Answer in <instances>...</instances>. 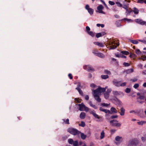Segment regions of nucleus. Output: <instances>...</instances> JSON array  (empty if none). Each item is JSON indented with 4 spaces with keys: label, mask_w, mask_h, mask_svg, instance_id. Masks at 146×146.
I'll return each instance as SVG.
<instances>
[{
    "label": "nucleus",
    "mask_w": 146,
    "mask_h": 146,
    "mask_svg": "<svg viewBox=\"0 0 146 146\" xmlns=\"http://www.w3.org/2000/svg\"><path fill=\"white\" fill-rule=\"evenodd\" d=\"M100 111L104 112L106 114L105 115L106 117H107L108 116V114H112L113 113H117V111L116 109L113 107H112L110 109V111L109 110L105 109H103L102 107H100L99 109Z\"/></svg>",
    "instance_id": "nucleus-1"
},
{
    "label": "nucleus",
    "mask_w": 146,
    "mask_h": 146,
    "mask_svg": "<svg viewBox=\"0 0 146 146\" xmlns=\"http://www.w3.org/2000/svg\"><path fill=\"white\" fill-rule=\"evenodd\" d=\"M67 131L71 134L74 135H79L80 133V131H78V129L72 127L69 128L68 129Z\"/></svg>",
    "instance_id": "nucleus-2"
},
{
    "label": "nucleus",
    "mask_w": 146,
    "mask_h": 146,
    "mask_svg": "<svg viewBox=\"0 0 146 146\" xmlns=\"http://www.w3.org/2000/svg\"><path fill=\"white\" fill-rule=\"evenodd\" d=\"M110 122V124L113 126L119 127L121 125V124L119 123L118 121L115 119L111 120Z\"/></svg>",
    "instance_id": "nucleus-3"
},
{
    "label": "nucleus",
    "mask_w": 146,
    "mask_h": 146,
    "mask_svg": "<svg viewBox=\"0 0 146 146\" xmlns=\"http://www.w3.org/2000/svg\"><path fill=\"white\" fill-rule=\"evenodd\" d=\"M138 143V141L136 139L130 140L128 143V146H136Z\"/></svg>",
    "instance_id": "nucleus-4"
},
{
    "label": "nucleus",
    "mask_w": 146,
    "mask_h": 146,
    "mask_svg": "<svg viewBox=\"0 0 146 146\" xmlns=\"http://www.w3.org/2000/svg\"><path fill=\"white\" fill-rule=\"evenodd\" d=\"M84 68L88 71H94V69L90 65H85L84 66Z\"/></svg>",
    "instance_id": "nucleus-5"
},
{
    "label": "nucleus",
    "mask_w": 146,
    "mask_h": 146,
    "mask_svg": "<svg viewBox=\"0 0 146 146\" xmlns=\"http://www.w3.org/2000/svg\"><path fill=\"white\" fill-rule=\"evenodd\" d=\"M90 114H92L95 118L100 119L102 118V117H100L99 116L98 114L95 113V111L94 110L93 111H90Z\"/></svg>",
    "instance_id": "nucleus-6"
},
{
    "label": "nucleus",
    "mask_w": 146,
    "mask_h": 146,
    "mask_svg": "<svg viewBox=\"0 0 146 146\" xmlns=\"http://www.w3.org/2000/svg\"><path fill=\"white\" fill-rule=\"evenodd\" d=\"M93 92V96H95L96 97H97V96H99L98 95L100 93L98 88L94 90Z\"/></svg>",
    "instance_id": "nucleus-7"
},
{
    "label": "nucleus",
    "mask_w": 146,
    "mask_h": 146,
    "mask_svg": "<svg viewBox=\"0 0 146 146\" xmlns=\"http://www.w3.org/2000/svg\"><path fill=\"white\" fill-rule=\"evenodd\" d=\"M103 8V7L102 5H100L98 6L97 7V9L98 11V12L100 13H102L105 14V13L102 11Z\"/></svg>",
    "instance_id": "nucleus-8"
},
{
    "label": "nucleus",
    "mask_w": 146,
    "mask_h": 146,
    "mask_svg": "<svg viewBox=\"0 0 146 146\" xmlns=\"http://www.w3.org/2000/svg\"><path fill=\"white\" fill-rule=\"evenodd\" d=\"M135 21L137 23L140 24L142 25H144V21H142L140 19H136L135 20Z\"/></svg>",
    "instance_id": "nucleus-9"
},
{
    "label": "nucleus",
    "mask_w": 146,
    "mask_h": 146,
    "mask_svg": "<svg viewBox=\"0 0 146 146\" xmlns=\"http://www.w3.org/2000/svg\"><path fill=\"white\" fill-rule=\"evenodd\" d=\"M93 53L95 54L96 55L102 58H103L105 57V55L101 53H96L93 52Z\"/></svg>",
    "instance_id": "nucleus-10"
},
{
    "label": "nucleus",
    "mask_w": 146,
    "mask_h": 146,
    "mask_svg": "<svg viewBox=\"0 0 146 146\" xmlns=\"http://www.w3.org/2000/svg\"><path fill=\"white\" fill-rule=\"evenodd\" d=\"M78 106L79 107V110L81 111H83L84 108L85 107V106L83 103H82L81 104H79Z\"/></svg>",
    "instance_id": "nucleus-11"
},
{
    "label": "nucleus",
    "mask_w": 146,
    "mask_h": 146,
    "mask_svg": "<svg viewBox=\"0 0 146 146\" xmlns=\"http://www.w3.org/2000/svg\"><path fill=\"white\" fill-rule=\"evenodd\" d=\"M113 83L116 86L119 87L120 86V82H117L116 80H114L113 81Z\"/></svg>",
    "instance_id": "nucleus-12"
},
{
    "label": "nucleus",
    "mask_w": 146,
    "mask_h": 146,
    "mask_svg": "<svg viewBox=\"0 0 146 146\" xmlns=\"http://www.w3.org/2000/svg\"><path fill=\"white\" fill-rule=\"evenodd\" d=\"M120 112L119 113H120V115L121 116H123L124 115L125 110V109L123 107H122L120 109Z\"/></svg>",
    "instance_id": "nucleus-13"
},
{
    "label": "nucleus",
    "mask_w": 146,
    "mask_h": 146,
    "mask_svg": "<svg viewBox=\"0 0 146 146\" xmlns=\"http://www.w3.org/2000/svg\"><path fill=\"white\" fill-rule=\"evenodd\" d=\"M145 97V96H140L139 97L137 98V102L141 104H142L143 103V102L139 101V99L141 100L143 99Z\"/></svg>",
    "instance_id": "nucleus-14"
},
{
    "label": "nucleus",
    "mask_w": 146,
    "mask_h": 146,
    "mask_svg": "<svg viewBox=\"0 0 146 146\" xmlns=\"http://www.w3.org/2000/svg\"><path fill=\"white\" fill-rule=\"evenodd\" d=\"M113 44H115V43L114 42H112L111 45L110 46L109 49L110 50L115 49L117 47V46L119 45V44H118L117 46H116L115 45H113Z\"/></svg>",
    "instance_id": "nucleus-15"
},
{
    "label": "nucleus",
    "mask_w": 146,
    "mask_h": 146,
    "mask_svg": "<svg viewBox=\"0 0 146 146\" xmlns=\"http://www.w3.org/2000/svg\"><path fill=\"white\" fill-rule=\"evenodd\" d=\"M86 116V113L84 112H81L80 115V118L82 119H84Z\"/></svg>",
    "instance_id": "nucleus-16"
},
{
    "label": "nucleus",
    "mask_w": 146,
    "mask_h": 146,
    "mask_svg": "<svg viewBox=\"0 0 146 146\" xmlns=\"http://www.w3.org/2000/svg\"><path fill=\"white\" fill-rule=\"evenodd\" d=\"M133 71V68L128 69L125 71V72L127 74H128L132 72Z\"/></svg>",
    "instance_id": "nucleus-17"
},
{
    "label": "nucleus",
    "mask_w": 146,
    "mask_h": 146,
    "mask_svg": "<svg viewBox=\"0 0 146 146\" xmlns=\"http://www.w3.org/2000/svg\"><path fill=\"white\" fill-rule=\"evenodd\" d=\"M133 10H132L133 11L134 14H137L139 12V10L136 8L134 7L133 8Z\"/></svg>",
    "instance_id": "nucleus-18"
},
{
    "label": "nucleus",
    "mask_w": 146,
    "mask_h": 146,
    "mask_svg": "<svg viewBox=\"0 0 146 146\" xmlns=\"http://www.w3.org/2000/svg\"><path fill=\"white\" fill-rule=\"evenodd\" d=\"M81 135V138L83 140H84L86 139V135H84L83 133H81L80 132V133Z\"/></svg>",
    "instance_id": "nucleus-19"
},
{
    "label": "nucleus",
    "mask_w": 146,
    "mask_h": 146,
    "mask_svg": "<svg viewBox=\"0 0 146 146\" xmlns=\"http://www.w3.org/2000/svg\"><path fill=\"white\" fill-rule=\"evenodd\" d=\"M89 104L91 107H93L94 109H97V107L95 105L93 104L92 102L91 101L89 102Z\"/></svg>",
    "instance_id": "nucleus-20"
},
{
    "label": "nucleus",
    "mask_w": 146,
    "mask_h": 146,
    "mask_svg": "<svg viewBox=\"0 0 146 146\" xmlns=\"http://www.w3.org/2000/svg\"><path fill=\"white\" fill-rule=\"evenodd\" d=\"M126 13H127V15H129L130 13L132 11V10L131 8L128 9V8L126 10Z\"/></svg>",
    "instance_id": "nucleus-21"
},
{
    "label": "nucleus",
    "mask_w": 146,
    "mask_h": 146,
    "mask_svg": "<svg viewBox=\"0 0 146 146\" xmlns=\"http://www.w3.org/2000/svg\"><path fill=\"white\" fill-rule=\"evenodd\" d=\"M94 98L98 102H101V99L100 98L99 96H97L96 97L95 96H94Z\"/></svg>",
    "instance_id": "nucleus-22"
},
{
    "label": "nucleus",
    "mask_w": 146,
    "mask_h": 146,
    "mask_svg": "<svg viewBox=\"0 0 146 146\" xmlns=\"http://www.w3.org/2000/svg\"><path fill=\"white\" fill-rule=\"evenodd\" d=\"M105 137V133L104 131H102L101 133L100 136V139H103Z\"/></svg>",
    "instance_id": "nucleus-23"
},
{
    "label": "nucleus",
    "mask_w": 146,
    "mask_h": 146,
    "mask_svg": "<svg viewBox=\"0 0 146 146\" xmlns=\"http://www.w3.org/2000/svg\"><path fill=\"white\" fill-rule=\"evenodd\" d=\"M142 111L141 109L137 110L135 112V114L138 115Z\"/></svg>",
    "instance_id": "nucleus-24"
},
{
    "label": "nucleus",
    "mask_w": 146,
    "mask_h": 146,
    "mask_svg": "<svg viewBox=\"0 0 146 146\" xmlns=\"http://www.w3.org/2000/svg\"><path fill=\"white\" fill-rule=\"evenodd\" d=\"M101 77L102 79H106L108 78H109V76L108 75H102Z\"/></svg>",
    "instance_id": "nucleus-25"
},
{
    "label": "nucleus",
    "mask_w": 146,
    "mask_h": 146,
    "mask_svg": "<svg viewBox=\"0 0 146 146\" xmlns=\"http://www.w3.org/2000/svg\"><path fill=\"white\" fill-rule=\"evenodd\" d=\"M82 86H81V84L80 82H79L78 83L77 87L76 88V89L78 90V89H80L81 88H82Z\"/></svg>",
    "instance_id": "nucleus-26"
},
{
    "label": "nucleus",
    "mask_w": 146,
    "mask_h": 146,
    "mask_svg": "<svg viewBox=\"0 0 146 146\" xmlns=\"http://www.w3.org/2000/svg\"><path fill=\"white\" fill-rule=\"evenodd\" d=\"M62 120L64 121V123L67 124H70V123L69 122V119H67L66 120H65V119H62Z\"/></svg>",
    "instance_id": "nucleus-27"
},
{
    "label": "nucleus",
    "mask_w": 146,
    "mask_h": 146,
    "mask_svg": "<svg viewBox=\"0 0 146 146\" xmlns=\"http://www.w3.org/2000/svg\"><path fill=\"white\" fill-rule=\"evenodd\" d=\"M88 12L91 15H92L93 13L94 10L93 9L90 8L88 10Z\"/></svg>",
    "instance_id": "nucleus-28"
},
{
    "label": "nucleus",
    "mask_w": 146,
    "mask_h": 146,
    "mask_svg": "<svg viewBox=\"0 0 146 146\" xmlns=\"http://www.w3.org/2000/svg\"><path fill=\"white\" fill-rule=\"evenodd\" d=\"M122 137L118 136L116 137L115 138V140L116 141H120Z\"/></svg>",
    "instance_id": "nucleus-29"
},
{
    "label": "nucleus",
    "mask_w": 146,
    "mask_h": 146,
    "mask_svg": "<svg viewBox=\"0 0 146 146\" xmlns=\"http://www.w3.org/2000/svg\"><path fill=\"white\" fill-rule=\"evenodd\" d=\"M138 116H139L143 118L144 117V115L143 114V111H142L139 114L137 115Z\"/></svg>",
    "instance_id": "nucleus-30"
},
{
    "label": "nucleus",
    "mask_w": 146,
    "mask_h": 146,
    "mask_svg": "<svg viewBox=\"0 0 146 146\" xmlns=\"http://www.w3.org/2000/svg\"><path fill=\"white\" fill-rule=\"evenodd\" d=\"M98 88L100 91V93L102 92H105L106 91V89L105 88H102L100 87H99Z\"/></svg>",
    "instance_id": "nucleus-31"
},
{
    "label": "nucleus",
    "mask_w": 146,
    "mask_h": 146,
    "mask_svg": "<svg viewBox=\"0 0 146 146\" xmlns=\"http://www.w3.org/2000/svg\"><path fill=\"white\" fill-rule=\"evenodd\" d=\"M130 42L134 44H137L138 43V41L137 40H130Z\"/></svg>",
    "instance_id": "nucleus-32"
},
{
    "label": "nucleus",
    "mask_w": 146,
    "mask_h": 146,
    "mask_svg": "<svg viewBox=\"0 0 146 146\" xmlns=\"http://www.w3.org/2000/svg\"><path fill=\"white\" fill-rule=\"evenodd\" d=\"M88 33L92 37H94L95 36L94 33L92 31L88 32Z\"/></svg>",
    "instance_id": "nucleus-33"
},
{
    "label": "nucleus",
    "mask_w": 146,
    "mask_h": 146,
    "mask_svg": "<svg viewBox=\"0 0 146 146\" xmlns=\"http://www.w3.org/2000/svg\"><path fill=\"white\" fill-rule=\"evenodd\" d=\"M146 123V122L145 121H140L138 122L137 123L139 125H142L144 123Z\"/></svg>",
    "instance_id": "nucleus-34"
},
{
    "label": "nucleus",
    "mask_w": 146,
    "mask_h": 146,
    "mask_svg": "<svg viewBox=\"0 0 146 146\" xmlns=\"http://www.w3.org/2000/svg\"><path fill=\"white\" fill-rule=\"evenodd\" d=\"M121 53L123 54L126 55H127L129 54V53L128 51H122L121 52Z\"/></svg>",
    "instance_id": "nucleus-35"
},
{
    "label": "nucleus",
    "mask_w": 146,
    "mask_h": 146,
    "mask_svg": "<svg viewBox=\"0 0 146 146\" xmlns=\"http://www.w3.org/2000/svg\"><path fill=\"white\" fill-rule=\"evenodd\" d=\"M79 94L81 95L82 96H84V95L83 93V92L80 89H78V90H77Z\"/></svg>",
    "instance_id": "nucleus-36"
},
{
    "label": "nucleus",
    "mask_w": 146,
    "mask_h": 146,
    "mask_svg": "<svg viewBox=\"0 0 146 146\" xmlns=\"http://www.w3.org/2000/svg\"><path fill=\"white\" fill-rule=\"evenodd\" d=\"M79 126L84 127L85 126V123L84 122L82 121L81 123L79 124Z\"/></svg>",
    "instance_id": "nucleus-37"
},
{
    "label": "nucleus",
    "mask_w": 146,
    "mask_h": 146,
    "mask_svg": "<svg viewBox=\"0 0 146 146\" xmlns=\"http://www.w3.org/2000/svg\"><path fill=\"white\" fill-rule=\"evenodd\" d=\"M68 141L69 144H72L74 142V141L72 139H68Z\"/></svg>",
    "instance_id": "nucleus-38"
},
{
    "label": "nucleus",
    "mask_w": 146,
    "mask_h": 146,
    "mask_svg": "<svg viewBox=\"0 0 146 146\" xmlns=\"http://www.w3.org/2000/svg\"><path fill=\"white\" fill-rule=\"evenodd\" d=\"M104 95L105 98L106 99H107L109 98V94H108V93H105L104 94Z\"/></svg>",
    "instance_id": "nucleus-39"
},
{
    "label": "nucleus",
    "mask_w": 146,
    "mask_h": 146,
    "mask_svg": "<svg viewBox=\"0 0 146 146\" xmlns=\"http://www.w3.org/2000/svg\"><path fill=\"white\" fill-rule=\"evenodd\" d=\"M113 93L114 96H117L119 95V93L117 91H113Z\"/></svg>",
    "instance_id": "nucleus-40"
},
{
    "label": "nucleus",
    "mask_w": 146,
    "mask_h": 146,
    "mask_svg": "<svg viewBox=\"0 0 146 146\" xmlns=\"http://www.w3.org/2000/svg\"><path fill=\"white\" fill-rule=\"evenodd\" d=\"M74 146H77L78 144V142L77 140L74 141L72 144Z\"/></svg>",
    "instance_id": "nucleus-41"
},
{
    "label": "nucleus",
    "mask_w": 146,
    "mask_h": 146,
    "mask_svg": "<svg viewBox=\"0 0 146 146\" xmlns=\"http://www.w3.org/2000/svg\"><path fill=\"white\" fill-rule=\"evenodd\" d=\"M131 91V89L129 88H127L125 90V92L126 93H129Z\"/></svg>",
    "instance_id": "nucleus-42"
},
{
    "label": "nucleus",
    "mask_w": 146,
    "mask_h": 146,
    "mask_svg": "<svg viewBox=\"0 0 146 146\" xmlns=\"http://www.w3.org/2000/svg\"><path fill=\"white\" fill-rule=\"evenodd\" d=\"M135 53L137 54H140L141 52L139 49H137L135 50Z\"/></svg>",
    "instance_id": "nucleus-43"
},
{
    "label": "nucleus",
    "mask_w": 146,
    "mask_h": 146,
    "mask_svg": "<svg viewBox=\"0 0 146 146\" xmlns=\"http://www.w3.org/2000/svg\"><path fill=\"white\" fill-rule=\"evenodd\" d=\"M122 7L124 9H125L126 10L127 9L128 7V6L127 4H124L123 5V6H122Z\"/></svg>",
    "instance_id": "nucleus-44"
},
{
    "label": "nucleus",
    "mask_w": 146,
    "mask_h": 146,
    "mask_svg": "<svg viewBox=\"0 0 146 146\" xmlns=\"http://www.w3.org/2000/svg\"><path fill=\"white\" fill-rule=\"evenodd\" d=\"M96 26L98 27H99L101 26L103 28L104 27V25L103 24H97L96 25Z\"/></svg>",
    "instance_id": "nucleus-45"
},
{
    "label": "nucleus",
    "mask_w": 146,
    "mask_h": 146,
    "mask_svg": "<svg viewBox=\"0 0 146 146\" xmlns=\"http://www.w3.org/2000/svg\"><path fill=\"white\" fill-rule=\"evenodd\" d=\"M96 36L97 38H98L102 36L101 34L100 33H98L96 34Z\"/></svg>",
    "instance_id": "nucleus-46"
},
{
    "label": "nucleus",
    "mask_w": 146,
    "mask_h": 146,
    "mask_svg": "<svg viewBox=\"0 0 146 146\" xmlns=\"http://www.w3.org/2000/svg\"><path fill=\"white\" fill-rule=\"evenodd\" d=\"M123 65L125 67L128 66L130 65V64L129 63L125 62H124L123 64Z\"/></svg>",
    "instance_id": "nucleus-47"
},
{
    "label": "nucleus",
    "mask_w": 146,
    "mask_h": 146,
    "mask_svg": "<svg viewBox=\"0 0 146 146\" xmlns=\"http://www.w3.org/2000/svg\"><path fill=\"white\" fill-rule=\"evenodd\" d=\"M101 105L103 106L107 107L109 105V104H107L103 103L101 104Z\"/></svg>",
    "instance_id": "nucleus-48"
},
{
    "label": "nucleus",
    "mask_w": 146,
    "mask_h": 146,
    "mask_svg": "<svg viewBox=\"0 0 146 146\" xmlns=\"http://www.w3.org/2000/svg\"><path fill=\"white\" fill-rule=\"evenodd\" d=\"M143 142L146 140V134L144 135V137H142L141 138Z\"/></svg>",
    "instance_id": "nucleus-49"
},
{
    "label": "nucleus",
    "mask_w": 146,
    "mask_h": 146,
    "mask_svg": "<svg viewBox=\"0 0 146 146\" xmlns=\"http://www.w3.org/2000/svg\"><path fill=\"white\" fill-rule=\"evenodd\" d=\"M139 86V84H134L133 86V87L135 89H136L138 88Z\"/></svg>",
    "instance_id": "nucleus-50"
},
{
    "label": "nucleus",
    "mask_w": 146,
    "mask_h": 146,
    "mask_svg": "<svg viewBox=\"0 0 146 146\" xmlns=\"http://www.w3.org/2000/svg\"><path fill=\"white\" fill-rule=\"evenodd\" d=\"M118 116L117 115H113L111 117V119H113L114 118H116L118 117Z\"/></svg>",
    "instance_id": "nucleus-51"
},
{
    "label": "nucleus",
    "mask_w": 146,
    "mask_h": 146,
    "mask_svg": "<svg viewBox=\"0 0 146 146\" xmlns=\"http://www.w3.org/2000/svg\"><path fill=\"white\" fill-rule=\"evenodd\" d=\"M108 3H109L111 5H113L115 4L114 2L111 1H109Z\"/></svg>",
    "instance_id": "nucleus-52"
},
{
    "label": "nucleus",
    "mask_w": 146,
    "mask_h": 146,
    "mask_svg": "<svg viewBox=\"0 0 146 146\" xmlns=\"http://www.w3.org/2000/svg\"><path fill=\"white\" fill-rule=\"evenodd\" d=\"M116 4H117V6L118 7H122V5L121 3H119V2H116Z\"/></svg>",
    "instance_id": "nucleus-53"
},
{
    "label": "nucleus",
    "mask_w": 146,
    "mask_h": 146,
    "mask_svg": "<svg viewBox=\"0 0 146 146\" xmlns=\"http://www.w3.org/2000/svg\"><path fill=\"white\" fill-rule=\"evenodd\" d=\"M137 80V79L136 78H134L133 79L130 80V81H132L133 82H135Z\"/></svg>",
    "instance_id": "nucleus-54"
},
{
    "label": "nucleus",
    "mask_w": 146,
    "mask_h": 146,
    "mask_svg": "<svg viewBox=\"0 0 146 146\" xmlns=\"http://www.w3.org/2000/svg\"><path fill=\"white\" fill-rule=\"evenodd\" d=\"M116 131V130L115 129H111L110 130L111 133V134H113V133H114L115 132V131Z\"/></svg>",
    "instance_id": "nucleus-55"
},
{
    "label": "nucleus",
    "mask_w": 146,
    "mask_h": 146,
    "mask_svg": "<svg viewBox=\"0 0 146 146\" xmlns=\"http://www.w3.org/2000/svg\"><path fill=\"white\" fill-rule=\"evenodd\" d=\"M86 30L87 31V33H88V32H89L90 30V28L88 26H87L86 27Z\"/></svg>",
    "instance_id": "nucleus-56"
},
{
    "label": "nucleus",
    "mask_w": 146,
    "mask_h": 146,
    "mask_svg": "<svg viewBox=\"0 0 146 146\" xmlns=\"http://www.w3.org/2000/svg\"><path fill=\"white\" fill-rule=\"evenodd\" d=\"M115 24L117 27H119L121 26V24L119 22H116L115 23Z\"/></svg>",
    "instance_id": "nucleus-57"
},
{
    "label": "nucleus",
    "mask_w": 146,
    "mask_h": 146,
    "mask_svg": "<svg viewBox=\"0 0 146 146\" xmlns=\"http://www.w3.org/2000/svg\"><path fill=\"white\" fill-rule=\"evenodd\" d=\"M123 20L127 21H130V22L133 21V20H131V19H128L127 18H124V19H123Z\"/></svg>",
    "instance_id": "nucleus-58"
},
{
    "label": "nucleus",
    "mask_w": 146,
    "mask_h": 146,
    "mask_svg": "<svg viewBox=\"0 0 146 146\" xmlns=\"http://www.w3.org/2000/svg\"><path fill=\"white\" fill-rule=\"evenodd\" d=\"M126 83L125 82H124L123 83H122L120 84V86H126Z\"/></svg>",
    "instance_id": "nucleus-59"
},
{
    "label": "nucleus",
    "mask_w": 146,
    "mask_h": 146,
    "mask_svg": "<svg viewBox=\"0 0 146 146\" xmlns=\"http://www.w3.org/2000/svg\"><path fill=\"white\" fill-rule=\"evenodd\" d=\"M75 100L76 103H80V102L79 99L77 98H75Z\"/></svg>",
    "instance_id": "nucleus-60"
},
{
    "label": "nucleus",
    "mask_w": 146,
    "mask_h": 146,
    "mask_svg": "<svg viewBox=\"0 0 146 146\" xmlns=\"http://www.w3.org/2000/svg\"><path fill=\"white\" fill-rule=\"evenodd\" d=\"M98 46L101 47H103L104 46V45L102 43L100 42Z\"/></svg>",
    "instance_id": "nucleus-61"
},
{
    "label": "nucleus",
    "mask_w": 146,
    "mask_h": 146,
    "mask_svg": "<svg viewBox=\"0 0 146 146\" xmlns=\"http://www.w3.org/2000/svg\"><path fill=\"white\" fill-rule=\"evenodd\" d=\"M68 76L69 77V78L70 79H72L73 78V77H72V75L71 74H68Z\"/></svg>",
    "instance_id": "nucleus-62"
},
{
    "label": "nucleus",
    "mask_w": 146,
    "mask_h": 146,
    "mask_svg": "<svg viewBox=\"0 0 146 146\" xmlns=\"http://www.w3.org/2000/svg\"><path fill=\"white\" fill-rule=\"evenodd\" d=\"M84 108L85 109H84L85 111H88L89 110V108L88 107H86V106H85V108Z\"/></svg>",
    "instance_id": "nucleus-63"
},
{
    "label": "nucleus",
    "mask_w": 146,
    "mask_h": 146,
    "mask_svg": "<svg viewBox=\"0 0 146 146\" xmlns=\"http://www.w3.org/2000/svg\"><path fill=\"white\" fill-rule=\"evenodd\" d=\"M85 99L86 100H88L89 99V97L88 95H86L85 97Z\"/></svg>",
    "instance_id": "nucleus-64"
}]
</instances>
